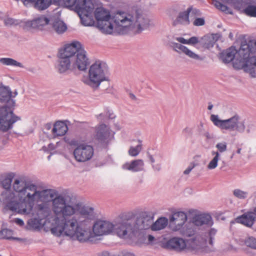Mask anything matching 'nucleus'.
I'll list each match as a JSON object with an SVG mask.
<instances>
[{"label": "nucleus", "instance_id": "nucleus-1", "mask_svg": "<svg viewBox=\"0 0 256 256\" xmlns=\"http://www.w3.org/2000/svg\"><path fill=\"white\" fill-rule=\"evenodd\" d=\"M51 232L60 236L64 234L80 242L89 240L92 236L90 221L94 218V208L78 202L71 204L67 196L59 194L52 200Z\"/></svg>", "mask_w": 256, "mask_h": 256}, {"label": "nucleus", "instance_id": "nucleus-2", "mask_svg": "<svg viewBox=\"0 0 256 256\" xmlns=\"http://www.w3.org/2000/svg\"><path fill=\"white\" fill-rule=\"evenodd\" d=\"M94 16L97 28L104 34H140L150 26V20L142 10L133 6L126 10H117L112 14L104 8H96Z\"/></svg>", "mask_w": 256, "mask_h": 256}, {"label": "nucleus", "instance_id": "nucleus-3", "mask_svg": "<svg viewBox=\"0 0 256 256\" xmlns=\"http://www.w3.org/2000/svg\"><path fill=\"white\" fill-rule=\"evenodd\" d=\"M12 188L17 195L7 190L2 194V200L8 209L16 212L18 210L23 212H30L34 200L40 198L46 193L38 190L36 184L24 176L14 178Z\"/></svg>", "mask_w": 256, "mask_h": 256}, {"label": "nucleus", "instance_id": "nucleus-4", "mask_svg": "<svg viewBox=\"0 0 256 256\" xmlns=\"http://www.w3.org/2000/svg\"><path fill=\"white\" fill-rule=\"evenodd\" d=\"M238 52L240 58L234 61V68L243 70L252 78H256V56H250V54L256 53V40H250L248 43L242 42Z\"/></svg>", "mask_w": 256, "mask_h": 256}, {"label": "nucleus", "instance_id": "nucleus-5", "mask_svg": "<svg viewBox=\"0 0 256 256\" xmlns=\"http://www.w3.org/2000/svg\"><path fill=\"white\" fill-rule=\"evenodd\" d=\"M12 92L9 86L0 88V102L7 104L0 108V130L6 132L13 128V124L20 118L15 115L11 106L15 104L12 99Z\"/></svg>", "mask_w": 256, "mask_h": 256}, {"label": "nucleus", "instance_id": "nucleus-6", "mask_svg": "<svg viewBox=\"0 0 256 256\" xmlns=\"http://www.w3.org/2000/svg\"><path fill=\"white\" fill-rule=\"evenodd\" d=\"M206 243L205 237L200 235H195L194 236L187 240L182 238L176 236L167 240L164 244V248L176 252H182L186 249L198 250L204 246Z\"/></svg>", "mask_w": 256, "mask_h": 256}, {"label": "nucleus", "instance_id": "nucleus-7", "mask_svg": "<svg viewBox=\"0 0 256 256\" xmlns=\"http://www.w3.org/2000/svg\"><path fill=\"white\" fill-rule=\"evenodd\" d=\"M108 67L106 64L101 60L96 61L90 68L88 75L82 78V82L90 87L96 88L102 82L106 80Z\"/></svg>", "mask_w": 256, "mask_h": 256}, {"label": "nucleus", "instance_id": "nucleus-8", "mask_svg": "<svg viewBox=\"0 0 256 256\" xmlns=\"http://www.w3.org/2000/svg\"><path fill=\"white\" fill-rule=\"evenodd\" d=\"M121 224L117 228V235L121 238H124L127 235L134 234L138 230H144L142 226V214H140L136 216L134 222H132V219L134 217L133 212H128L122 214L120 216Z\"/></svg>", "mask_w": 256, "mask_h": 256}, {"label": "nucleus", "instance_id": "nucleus-9", "mask_svg": "<svg viewBox=\"0 0 256 256\" xmlns=\"http://www.w3.org/2000/svg\"><path fill=\"white\" fill-rule=\"evenodd\" d=\"M210 120L214 124L222 130L236 132L242 134L245 132V120L238 114L226 120H220L218 115L212 114Z\"/></svg>", "mask_w": 256, "mask_h": 256}, {"label": "nucleus", "instance_id": "nucleus-10", "mask_svg": "<svg viewBox=\"0 0 256 256\" xmlns=\"http://www.w3.org/2000/svg\"><path fill=\"white\" fill-rule=\"evenodd\" d=\"M187 220V216L183 212H177L170 217V226L174 232H178L180 234L188 237L194 235L195 228L192 224L184 225Z\"/></svg>", "mask_w": 256, "mask_h": 256}, {"label": "nucleus", "instance_id": "nucleus-11", "mask_svg": "<svg viewBox=\"0 0 256 256\" xmlns=\"http://www.w3.org/2000/svg\"><path fill=\"white\" fill-rule=\"evenodd\" d=\"M76 45L70 46L67 44L60 48L58 54V64L56 68L60 74H65L72 68V58H74V50Z\"/></svg>", "mask_w": 256, "mask_h": 256}, {"label": "nucleus", "instance_id": "nucleus-12", "mask_svg": "<svg viewBox=\"0 0 256 256\" xmlns=\"http://www.w3.org/2000/svg\"><path fill=\"white\" fill-rule=\"evenodd\" d=\"M40 192H45L46 193L40 198H36L34 200V204L30 212H23L20 210H18L16 212L22 214H31L32 216L40 218L44 220H47V221H48L49 219L48 217L51 214V210L48 206L46 204L42 203L34 206L35 204L37 202L46 200L47 198L50 194V192L48 190H42Z\"/></svg>", "mask_w": 256, "mask_h": 256}, {"label": "nucleus", "instance_id": "nucleus-13", "mask_svg": "<svg viewBox=\"0 0 256 256\" xmlns=\"http://www.w3.org/2000/svg\"><path fill=\"white\" fill-rule=\"evenodd\" d=\"M70 46L76 45V50H74V58H72V68H78L81 71L86 70L90 64L86 52L82 48V44L78 41H74L69 44Z\"/></svg>", "mask_w": 256, "mask_h": 256}, {"label": "nucleus", "instance_id": "nucleus-14", "mask_svg": "<svg viewBox=\"0 0 256 256\" xmlns=\"http://www.w3.org/2000/svg\"><path fill=\"white\" fill-rule=\"evenodd\" d=\"M121 224V220L114 224L104 220H98L92 226L93 232L97 236L107 235L115 232L117 234V228Z\"/></svg>", "mask_w": 256, "mask_h": 256}, {"label": "nucleus", "instance_id": "nucleus-15", "mask_svg": "<svg viewBox=\"0 0 256 256\" xmlns=\"http://www.w3.org/2000/svg\"><path fill=\"white\" fill-rule=\"evenodd\" d=\"M74 156L78 162H86L90 160L94 154V148L90 144L82 143L74 150Z\"/></svg>", "mask_w": 256, "mask_h": 256}, {"label": "nucleus", "instance_id": "nucleus-16", "mask_svg": "<svg viewBox=\"0 0 256 256\" xmlns=\"http://www.w3.org/2000/svg\"><path fill=\"white\" fill-rule=\"evenodd\" d=\"M114 134L108 126L102 124L96 127L94 138L101 144H107L114 138Z\"/></svg>", "mask_w": 256, "mask_h": 256}, {"label": "nucleus", "instance_id": "nucleus-17", "mask_svg": "<svg viewBox=\"0 0 256 256\" xmlns=\"http://www.w3.org/2000/svg\"><path fill=\"white\" fill-rule=\"evenodd\" d=\"M195 214L191 219L192 223L195 226L210 228L214 224L212 216L207 212H202L192 210Z\"/></svg>", "mask_w": 256, "mask_h": 256}, {"label": "nucleus", "instance_id": "nucleus-18", "mask_svg": "<svg viewBox=\"0 0 256 256\" xmlns=\"http://www.w3.org/2000/svg\"><path fill=\"white\" fill-rule=\"evenodd\" d=\"M152 168L154 172H160L162 170V164L160 162L156 163V162H160L163 158V154L158 149L152 148L149 150L146 153Z\"/></svg>", "mask_w": 256, "mask_h": 256}, {"label": "nucleus", "instance_id": "nucleus-19", "mask_svg": "<svg viewBox=\"0 0 256 256\" xmlns=\"http://www.w3.org/2000/svg\"><path fill=\"white\" fill-rule=\"evenodd\" d=\"M256 214L252 212H245L236 218L237 222L247 227L251 228L256 220Z\"/></svg>", "mask_w": 256, "mask_h": 256}, {"label": "nucleus", "instance_id": "nucleus-20", "mask_svg": "<svg viewBox=\"0 0 256 256\" xmlns=\"http://www.w3.org/2000/svg\"><path fill=\"white\" fill-rule=\"evenodd\" d=\"M124 170L132 172H138L144 170V162L142 160H135L126 162L122 166Z\"/></svg>", "mask_w": 256, "mask_h": 256}, {"label": "nucleus", "instance_id": "nucleus-21", "mask_svg": "<svg viewBox=\"0 0 256 256\" xmlns=\"http://www.w3.org/2000/svg\"><path fill=\"white\" fill-rule=\"evenodd\" d=\"M237 53L234 47H230L222 52L220 54V59L224 63H230L233 60Z\"/></svg>", "mask_w": 256, "mask_h": 256}, {"label": "nucleus", "instance_id": "nucleus-22", "mask_svg": "<svg viewBox=\"0 0 256 256\" xmlns=\"http://www.w3.org/2000/svg\"><path fill=\"white\" fill-rule=\"evenodd\" d=\"M68 130L66 124L62 122H56L54 125L52 129V133L54 137L64 136Z\"/></svg>", "mask_w": 256, "mask_h": 256}, {"label": "nucleus", "instance_id": "nucleus-23", "mask_svg": "<svg viewBox=\"0 0 256 256\" xmlns=\"http://www.w3.org/2000/svg\"><path fill=\"white\" fill-rule=\"evenodd\" d=\"M190 11L186 10L185 11L180 12L175 22L176 24H181L182 25H188L190 24V20L189 19Z\"/></svg>", "mask_w": 256, "mask_h": 256}, {"label": "nucleus", "instance_id": "nucleus-24", "mask_svg": "<svg viewBox=\"0 0 256 256\" xmlns=\"http://www.w3.org/2000/svg\"><path fill=\"white\" fill-rule=\"evenodd\" d=\"M14 173L8 174L3 176H2L0 178V184L6 190H10V188L12 186V183L13 179L14 180Z\"/></svg>", "mask_w": 256, "mask_h": 256}, {"label": "nucleus", "instance_id": "nucleus-25", "mask_svg": "<svg viewBox=\"0 0 256 256\" xmlns=\"http://www.w3.org/2000/svg\"><path fill=\"white\" fill-rule=\"evenodd\" d=\"M47 220H44L40 218L34 216L28 220V226L33 230H40L45 224Z\"/></svg>", "mask_w": 256, "mask_h": 256}, {"label": "nucleus", "instance_id": "nucleus-26", "mask_svg": "<svg viewBox=\"0 0 256 256\" xmlns=\"http://www.w3.org/2000/svg\"><path fill=\"white\" fill-rule=\"evenodd\" d=\"M217 233V230L214 228H211L208 232H202L201 234H198L196 235H200L202 237H205L206 240V245L202 246L201 248L206 247L207 245L208 242L212 246L214 244V236Z\"/></svg>", "mask_w": 256, "mask_h": 256}, {"label": "nucleus", "instance_id": "nucleus-27", "mask_svg": "<svg viewBox=\"0 0 256 256\" xmlns=\"http://www.w3.org/2000/svg\"><path fill=\"white\" fill-rule=\"evenodd\" d=\"M52 28L58 34H62L67 30L66 24L59 19H56L52 22Z\"/></svg>", "mask_w": 256, "mask_h": 256}, {"label": "nucleus", "instance_id": "nucleus-28", "mask_svg": "<svg viewBox=\"0 0 256 256\" xmlns=\"http://www.w3.org/2000/svg\"><path fill=\"white\" fill-rule=\"evenodd\" d=\"M168 224V220L165 218H161L156 220L152 225V230H159L164 229Z\"/></svg>", "mask_w": 256, "mask_h": 256}, {"label": "nucleus", "instance_id": "nucleus-29", "mask_svg": "<svg viewBox=\"0 0 256 256\" xmlns=\"http://www.w3.org/2000/svg\"><path fill=\"white\" fill-rule=\"evenodd\" d=\"M141 214L143 220L142 226H144L142 228H144V230L148 229L150 227L152 228L154 220L153 217L146 212H143Z\"/></svg>", "mask_w": 256, "mask_h": 256}, {"label": "nucleus", "instance_id": "nucleus-30", "mask_svg": "<svg viewBox=\"0 0 256 256\" xmlns=\"http://www.w3.org/2000/svg\"><path fill=\"white\" fill-rule=\"evenodd\" d=\"M141 214L143 220L142 226H144L142 228H144V230L148 229L150 227L152 228L154 220L153 217L146 212H143Z\"/></svg>", "mask_w": 256, "mask_h": 256}, {"label": "nucleus", "instance_id": "nucleus-31", "mask_svg": "<svg viewBox=\"0 0 256 256\" xmlns=\"http://www.w3.org/2000/svg\"><path fill=\"white\" fill-rule=\"evenodd\" d=\"M52 0H36L33 5L34 7L38 10H45L51 4Z\"/></svg>", "mask_w": 256, "mask_h": 256}, {"label": "nucleus", "instance_id": "nucleus-32", "mask_svg": "<svg viewBox=\"0 0 256 256\" xmlns=\"http://www.w3.org/2000/svg\"><path fill=\"white\" fill-rule=\"evenodd\" d=\"M13 230L8 228H4L0 231V239L20 240V238L13 237Z\"/></svg>", "mask_w": 256, "mask_h": 256}, {"label": "nucleus", "instance_id": "nucleus-33", "mask_svg": "<svg viewBox=\"0 0 256 256\" xmlns=\"http://www.w3.org/2000/svg\"><path fill=\"white\" fill-rule=\"evenodd\" d=\"M3 22L5 26L7 27L19 26L22 22L21 20L16 19L10 16H6L3 19Z\"/></svg>", "mask_w": 256, "mask_h": 256}, {"label": "nucleus", "instance_id": "nucleus-34", "mask_svg": "<svg viewBox=\"0 0 256 256\" xmlns=\"http://www.w3.org/2000/svg\"><path fill=\"white\" fill-rule=\"evenodd\" d=\"M21 22L20 27L22 28L24 30L28 31L32 29H36V25H35L34 20H21Z\"/></svg>", "mask_w": 256, "mask_h": 256}, {"label": "nucleus", "instance_id": "nucleus-35", "mask_svg": "<svg viewBox=\"0 0 256 256\" xmlns=\"http://www.w3.org/2000/svg\"><path fill=\"white\" fill-rule=\"evenodd\" d=\"M211 154L214 156L213 158L208 162L207 168L208 170H212L215 169L218 166V162L220 160V156L218 153H213L211 152Z\"/></svg>", "mask_w": 256, "mask_h": 256}, {"label": "nucleus", "instance_id": "nucleus-36", "mask_svg": "<svg viewBox=\"0 0 256 256\" xmlns=\"http://www.w3.org/2000/svg\"><path fill=\"white\" fill-rule=\"evenodd\" d=\"M0 62L6 66H11L20 68H23V65L20 62H19L11 58H0Z\"/></svg>", "mask_w": 256, "mask_h": 256}, {"label": "nucleus", "instance_id": "nucleus-37", "mask_svg": "<svg viewBox=\"0 0 256 256\" xmlns=\"http://www.w3.org/2000/svg\"><path fill=\"white\" fill-rule=\"evenodd\" d=\"M34 20L36 22L34 23L36 25V29H40L42 26L48 24L50 22L49 19L44 16H40Z\"/></svg>", "mask_w": 256, "mask_h": 256}, {"label": "nucleus", "instance_id": "nucleus-38", "mask_svg": "<svg viewBox=\"0 0 256 256\" xmlns=\"http://www.w3.org/2000/svg\"><path fill=\"white\" fill-rule=\"evenodd\" d=\"M138 144L136 146H130L128 150V154L132 156H137L142 150V140H138Z\"/></svg>", "mask_w": 256, "mask_h": 256}, {"label": "nucleus", "instance_id": "nucleus-39", "mask_svg": "<svg viewBox=\"0 0 256 256\" xmlns=\"http://www.w3.org/2000/svg\"><path fill=\"white\" fill-rule=\"evenodd\" d=\"M233 195L240 200H245L248 196V192L243 190L240 188H236L232 192Z\"/></svg>", "mask_w": 256, "mask_h": 256}, {"label": "nucleus", "instance_id": "nucleus-40", "mask_svg": "<svg viewBox=\"0 0 256 256\" xmlns=\"http://www.w3.org/2000/svg\"><path fill=\"white\" fill-rule=\"evenodd\" d=\"M216 150H212L211 152L213 153H218L220 156V154L226 152L227 150V143L226 142H218L216 144Z\"/></svg>", "mask_w": 256, "mask_h": 256}, {"label": "nucleus", "instance_id": "nucleus-41", "mask_svg": "<svg viewBox=\"0 0 256 256\" xmlns=\"http://www.w3.org/2000/svg\"><path fill=\"white\" fill-rule=\"evenodd\" d=\"M244 13L250 17H256V6L249 4L244 10Z\"/></svg>", "mask_w": 256, "mask_h": 256}, {"label": "nucleus", "instance_id": "nucleus-42", "mask_svg": "<svg viewBox=\"0 0 256 256\" xmlns=\"http://www.w3.org/2000/svg\"><path fill=\"white\" fill-rule=\"evenodd\" d=\"M246 246L252 249L256 250V238L254 236H248L245 239Z\"/></svg>", "mask_w": 256, "mask_h": 256}, {"label": "nucleus", "instance_id": "nucleus-43", "mask_svg": "<svg viewBox=\"0 0 256 256\" xmlns=\"http://www.w3.org/2000/svg\"><path fill=\"white\" fill-rule=\"evenodd\" d=\"M170 44L173 50L178 53L184 52L186 47L180 44L175 42H172Z\"/></svg>", "mask_w": 256, "mask_h": 256}, {"label": "nucleus", "instance_id": "nucleus-44", "mask_svg": "<svg viewBox=\"0 0 256 256\" xmlns=\"http://www.w3.org/2000/svg\"><path fill=\"white\" fill-rule=\"evenodd\" d=\"M186 56L194 60H200V57L198 55L194 53L193 52L189 50L188 48L186 47L184 52Z\"/></svg>", "mask_w": 256, "mask_h": 256}, {"label": "nucleus", "instance_id": "nucleus-45", "mask_svg": "<svg viewBox=\"0 0 256 256\" xmlns=\"http://www.w3.org/2000/svg\"><path fill=\"white\" fill-rule=\"evenodd\" d=\"M116 117V116L113 114L112 113H111L110 112H108L106 114V116H105L104 114H100L98 116V118L102 121H105L108 118L110 119H113Z\"/></svg>", "mask_w": 256, "mask_h": 256}, {"label": "nucleus", "instance_id": "nucleus-46", "mask_svg": "<svg viewBox=\"0 0 256 256\" xmlns=\"http://www.w3.org/2000/svg\"><path fill=\"white\" fill-rule=\"evenodd\" d=\"M246 130L247 133L249 134L254 132L256 130V126L252 122H249L248 124H246Z\"/></svg>", "mask_w": 256, "mask_h": 256}, {"label": "nucleus", "instance_id": "nucleus-47", "mask_svg": "<svg viewBox=\"0 0 256 256\" xmlns=\"http://www.w3.org/2000/svg\"><path fill=\"white\" fill-rule=\"evenodd\" d=\"M188 11H190V16H194L195 18L201 15L200 10L196 8H188Z\"/></svg>", "mask_w": 256, "mask_h": 256}, {"label": "nucleus", "instance_id": "nucleus-48", "mask_svg": "<svg viewBox=\"0 0 256 256\" xmlns=\"http://www.w3.org/2000/svg\"><path fill=\"white\" fill-rule=\"evenodd\" d=\"M205 24V20L203 18H195L193 24L195 26H202Z\"/></svg>", "mask_w": 256, "mask_h": 256}, {"label": "nucleus", "instance_id": "nucleus-49", "mask_svg": "<svg viewBox=\"0 0 256 256\" xmlns=\"http://www.w3.org/2000/svg\"><path fill=\"white\" fill-rule=\"evenodd\" d=\"M56 148V146L54 144L50 143L48 146H44L42 150L45 152H49L50 151L54 150Z\"/></svg>", "mask_w": 256, "mask_h": 256}, {"label": "nucleus", "instance_id": "nucleus-50", "mask_svg": "<svg viewBox=\"0 0 256 256\" xmlns=\"http://www.w3.org/2000/svg\"><path fill=\"white\" fill-rule=\"evenodd\" d=\"M66 142H68V144L70 146H76V147L80 145V144H79L78 142V140L74 139V138H72V139H71V140H66Z\"/></svg>", "mask_w": 256, "mask_h": 256}, {"label": "nucleus", "instance_id": "nucleus-51", "mask_svg": "<svg viewBox=\"0 0 256 256\" xmlns=\"http://www.w3.org/2000/svg\"><path fill=\"white\" fill-rule=\"evenodd\" d=\"M198 38L196 36L191 37L188 40V44H195L198 43Z\"/></svg>", "mask_w": 256, "mask_h": 256}, {"label": "nucleus", "instance_id": "nucleus-52", "mask_svg": "<svg viewBox=\"0 0 256 256\" xmlns=\"http://www.w3.org/2000/svg\"><path fill=\"white\" fill-rule=\"evenodd\" d=\"M182 132L186 135H191L192 134V128L187 126L182 130Z\"/></svg>", "mask_w": 256, "mask_h": 256}, {"label": "nucleus", "instance_id": "nucleus-53", "mask_svg": "<svg viewBox=\"0 0 256 256\" xmlns=\"http://www.w3.org/2000/svg\"><path fill=\"white\" fill-rule=\"evenodd\" d=\"M194 165H190L186 168L184 171V174L187 175L194 168Z\"/></svg>", "mask_w": 256, "mask_h": 256}, {"label": "nucleus", "instance_id": "nucleus-54", "mask_svg": "<svg viewBox=\"0 0 256 256\" xmlns=\"http://www.w3.org/2000/svg\"><path fill=\"white\" fill-rule=\"evenodd\" d=\"M176 39L181 44H188V40H186L182 37H178Z\"/></svg>", "mask_w": 256, "mask_h": 256}, {"label": "nucleus", "instance_id": "nucleus-55", "mask_svg": "<svg viewBox=\"0 0 256 256\" xmlns=\"http://www.w3.org/2000/svg\"><path fill=\"white\" fill-rule=\"evenodd\" d=\"M14 222L20 226H22L24 224V221L22 219L18 218H16L14 220Z\"/></svg>", "mask_w": 256, "mask_h": 256}, {"label": "nucleus", "instance_id": "nucleus-56", "mask_svg": "<svg viewBox=\"0 0 256 256\" xmlns=\"http://www.w3.org/2000/svg\"><path fill=\"white\" fill-rule=\"evenodd\" d=\"M118 256H134V255L130 252H124Z\"/></svg>", "mask_w": 256, "mask_h": 256}, {"label": "nucleus", "instance_id": "nucleus-57", "mask_svg": "<svg viewBox=\"0 0 256 256\" xmlns=\"http://www.w3.org/2000/svg\"><path fill=\"white\" fill-rule=\"evenodd\" d=\"M36 0H24V5H27L29 3H30L32 6L35 4Z\"/></svg>", "mask_w": 256, "mask_h": 256}, {"label": "nucleus", "instance_id": "nucleus-58", "mask_svg": "<svg viewBox=\"0 0 256 256\" xmlns=\"http://www.w3.org/2000/svg\"><path fill=\"white\" fill-rule=\"evenodd\" d=\"M220 10L224 12H228V7L227 6L224 4L222 5V6H221Z\"/></svg>", "mask_w": 256, "mask_h": 256}, {"label": "nucleus", "instance_id": "nucleus-59", "mask_svg": "<svg viewBox=\"0 0 256 256\" xmlns=\"http://www.w3.org/2000/svg\"><path fill=\"white\" fill-rule=\"evenodd\" d=\"M202 134H204V136L207 138V139H208V140H210V139H212V136H211V134L208 132H204Z\"/></svg>", "mask_w": 256, "mask_h": 256}, {"label": "nucleus", "instance_id": "nucleus-60", "mask_svg": "<svg viewBox=\"0 0 256 256\" xmlns=\"http://www.w3.org/2000/svg\"><path fill=\"white\" fill-rule=\"evenodd\" d=\"M198 127V130H199L200 133V134H202L204 133L203 132V130H204L203 124L202 123H200Z\"/></svg>", "mask_w": 256, "mask_h": 256}, {"label": "nucleus", "instance_id": "nucleus-61", "mask_svg": "<svg viewBox=\"0 0 256 256\" xmlns=\"http://www.w3.org/2000/svg\"><path fill=\"white\" fill-rule=\"evenodd\" d=\"M222 2L218 1H216L215 3L216 6L219 10L220 9L221 6H222Z\"/></svg>", "mask_w": 256, "mask_h": 256}, {"label": "nucleus", "instance_id": "nucleus-62", "mask_svg": "<svg viewBox=\"0 0 256 256\" xmlns=\"http://www.w3.org/2000/svg\"><path fill=\"white\" fill-rule=\"evenodd\" d=\"M99 256H113L111 255L109 252H102Z\"/></svg>", "mask_w": 256, "mask_h": 256}, {"label": "nucleus", "instance_id": "nucleus-63", "mask_svg": "<svg viewBox=\"0 0 256 256\" xmlns=\"http://www.w3.org/2000/svg\"><path fill=\"white\" fill-rule=\"evenodd\" d=\"M154 238L153 236H152L151 234H148V240L150 242H152L154 240Z\"/></svg>", "mask_w": 256, "mask_h": 256}, {"label": "nucleus", "instance_id": "nucleus-64", "mask_svg": "<svg viewBox=\"0 0 256 256\" xmlns=\"http://www.w3.org/2000/svg\"><path fill=\"white\" fill-rule=\"evenodd\" d=\"M242 149L240 148H238L237 150L236 151H234L236 154H242Z\"/></svg>", "mask_w": 256, "mask_h": 256}]
</instances>
